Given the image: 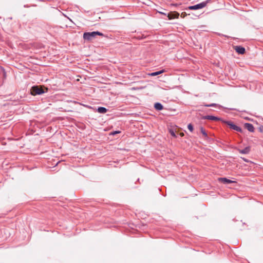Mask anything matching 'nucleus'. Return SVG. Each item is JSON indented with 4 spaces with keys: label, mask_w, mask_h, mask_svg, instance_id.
Instances as JSON below:
<instances>
[{
    "label": "nucleus",
    "mask_w": 263,
    "mask_h": 263,
    "mask_svg": "<svg viewBox=\"0 0 263 263\" xmlns=\"http://www.w3.org/2000/svg\"><path fill=\"white\" fill-rule=\"evenodd\" d=\"M108 109L104 107H99L97 111L100 114H105L107 111Z\"/></svg>",
    "instance_id": "13"
},
{
    "label": "nucleus",
    "mask_w": 263,
    "mask_h": 263,
    "mask_svg": "<svg viewBox=\"0 0 263 263\" xmlns=\"http://www.w3.org/2000/svg\"><path fill=\"white\" fill-rule=\"evenodd\" d=\"M223 122L228 125L229 126V127L232 129L235 130L237 132L240 133L242 132V130L241 127L234 124L231 121H223Z\"/></svg>",
    "instance_id": "3"
},
{
    "label": "nucleus",
    "mask_w": 263,
    "mask_h": 263,
    "mask_svg": "<svg viewBox=\"0 0 263 263\" xmlns=\"http://www.w3.org/2000/svg\"><path fill=\"white\" fill-rule=\"evenodd\" d=\"M259 129L260 132L263 133V126H260Z\"/></svg>",
    "instance_id": "18"
},
{
    "label": "nucleus",
    "mask_w": 263,
    "mask_h": 263,
    "mask_svg": "<svg viewBox=\"0 0 263 263\" xmlns=\"http://www.w3.org/2000/svg\"><path fill=\"white\" fill-rule=\"evenodd\" d=\"M179 14L178 12H173L171 14H168V17L169 20H172L175 18H178L179 17Z\"/></svg>",
    "instance_id": "10"
},
{
    "label": "nucleus",
    "mask_w": 263,
    "mask_h": 263,
    "mask_svg": "<svg viewBox=\"0 0 263 263\" xmlns=\"http://www.w3.org/2000/svg\"><path fill=\"white\" fill-rule=\"evenodd\" d=\"M97 35L104 36V34L99 31L87 32L83 34V39L85 40L90 41L94 39Z\"/></svg>",
    "instance_id": "1"
},
{
    "label": "nucleus",
    "mask_w": 263,
    "mask_h": 263,
    "mask_svg": "<svg viewBox=\"0 0 263 263\" xmlns=\"http://www.w3.org/2000/svg\"><path fill=\"white\" fill-rule=\"evenodd\" d=\"M181 136H183V135H184L183 133L181 134Z\"/></svg>",
    "instance_id": "22"
},
{
    "label": "nucleus",
    "mask_w": 263,
    "mask_h": 263,
    "mask_svg": "<svg viewBox=\"0 0 263 263\" xmlns=\"http://www.w3.org/2000/svg\"><path fill=\"white\" fill-rule=\"evenodd\" d=\"M45 91L43 89L39 86H33L31 89V94L33 96L40 95L44 93Z\"/></svg>",
    "instance_id": "4"
},
{
    "label": "nucleus",
    "mask_w": 263,
    "mask_h": 263,
    "mask_svg": "<svg viewBox=\"0 0 263 263\" xmlns=\"http://www.w3.org/2000/svg\"><path fill=\"white\" fill-rule=\"evenodd\" d=\"M211 0H206L204 2H202L200 3H199L198 4L193 5V6H190L188 7V9L190 10H197L200 9L204 8L206 6V5L210 3Z\"/></svg>",
    "instance_id": "2"
},
{
    "label": "nucleus",
    "mask_w": 263,
    "mask_h": 263,
    "mask_svg": "<svg viewBox=\"0 0 263 263\" xmlns=\"http://www.w3.org/2000/svg\"><path fill=\"white\" fill-rule=\"evenodd\" d=\"M154 107L156 110L159 111L162 110L163 108V105L160 103L159 102H157L155 104Z\"/></svg>",
    "instance_id": "11"
},
{
    "label": "nucleus",
    "mask_w": 263,
    "mask_h": 263,
    "mask_svg": "<svg viewBox=\"0 0 263 263\" xmlns=\"http://www.w3.org/2000/svg\"><path fill=\"white\" fill-rule=\"evenodd\" d=\"M200 129L201 133L204 136L205 139H208L209 138V137L208 136V134L205 131V130L202 127H201Z\"/></svg>",
    "instance_id": "14"
},
{
    "label": "nucleus",
    "mask_w": 263,
    "mask_h": 263,
    "mask_svg": "<svg viewBox=\"0 0 263 263\" xmlns=\"http://www.w3.org/2000/svg\"><path fill=\"white\" fill-rule=\"evenodd\" d=\"M230 110H234L233 108H230Z\"/></svg>",
    "instance_id": "23"
},
{
    "label": "nucleus",
    "mask_w": 263,
    "mask_h": 263,
    "mask_svg": "<svg viewBox=\"0 0 263 263\" xmlns=\"http://www.w3.org/2000/svg\"><path fill=\"white\" fill-rule=\"evenodd\" d=\"M164 72V70L162 69L161 70L158 71L156 72L149 73V76H153V77L156 76H158L161 73H163Z\"/></svg>",
    "instance_id": "12"
},
{
    "label": "nucleus",
    "mask_w": 263,
    "mask_h": 263,
    "mask_svg": "<svg viewBox=\"0 0 263 263\" xmlns=\"http://www.w3.org/2000/svg\"><path fill=\"white\" fill-rule=\"evenodd\" d=\"M243 160L245 161V162H248V160L246 159H245V158H243Z\"/></svg>",
    "instance_id": "21"
},
{
    "label": "nucleus",
    "mask_w": 263,
    "mask_h": 263,
    "mask_svg": "<svg viewBox=\"0 0 263 263\" xmlns=\"http://www.w3.org/2000/svg\"><path fill=\"white\" fill-rule=\"evenodd\" d=\"M203 106H206V107H217L218 106L219 108L221 107V106L217 104H216V103H212V104H203Z\"/></svg>",
    "instance_id": "15"
},
{
    "label": "nucleus",
    "mask_w": 263,
    "mask_h": 263,
    "mask_svg": "<svg viewBox=\"0 0 263 263\" xmlns=\"http://www.w3.org/2000/svg\"><path fill=\"white\" fill-rule=\"evenodd\" d=\"M170 133L171 135L172 136H173L174 138H176L177 136L175 134V133L172 129L170 130Z\"/></svg>",
    "instance_id": "17"
},
{
    "label": "nucleus",
    "mask_w": 263,
    "mask_h": 263,
    "mask_svg": "<svg viewBox=\"0 0 263 263\" xmlns=\"http://www.w3.org/2000/svg\"><path fill=\"white\" fill-rule=\"evenodd\" d=\"M246 128H247L250 132H254V127L253 125L249 123H246L244 125Z\"/></svg>",
    "instance_id": "9"
},
{
    "label": "nucleus",
    "mask_w": 263,
    "mask_h": 263,
    "mask_svg": "<svg viewBox=\"0 0 263 263\" xmlns=\"http://www.w3.org/2000/svg\"><path fill=\"white\" fill-rule=\"evenodd\" d=\"M234 49L236 51L241 54H243L245 52V48L241 46H236L234 47Z\"/></svg>",
    "instance_id": "6"
},
{
    "label": "nucleus",
    "mask_w": 263,
    "mask_h": 263,
    "mask_svg": "<svg viewBox=\"0 0 263 263\" xmlns=\"http://www.w3.org/2000/svg\"><path fill=\"white\" fill-rule=\"evenodd\" d=\"M218 181L219 182L223 183V184H230V183L236 182V181H232V180H230L227 178H224V177L223 178H219Z\"/></svg>",
    "instance_id": "5"
},
{
    "label": "nucleus",
    "mask_w": 263,
    "mask_h": 263,
    "mask_svg": "<svg viewBox=\"0 0 263 263\" xmlns=\"http://www.w3.org/2000/svg\"><path fill=\"white\" fill-rule=\"evenodd\" d=\"M120 132L119 131H115V132H114L112 133V135H114L116 134H118V133H119Z\"/></svg>",
    "instance_id": "19"
},
{
    "label": "nucleus",
    "mask_w": 263,
    "mask_h": 263,
    "mask_svg": "<svg viewBox=\"0 0 263 263\" xmlns=\"http://www.w3.org/2000/svg\"><path fill=\"white\" fill-rule=\"evenodd\" d=\"M218 35L219 36H224V35H223V34H221V33H218Z\"/></svg>",
    "instance_id": "20"
},
{
    "label": "nucleus",
    "mask_w": 263,
    "mask_h": 263,
    "mask_svg": "<svg viewBox=\"0 0 263 263\" xmlns=\"http://www.w3.org/2000/svg\"><path fill=\"white\" fill-rule=\"evenodd\" d=\"M187 128L190 132H192L193 131L194 128L192 124L190 123L189 124H188Z\"/></svg>",
    "instance_id": "16"
},
{
    "label": "nucleus",
    "mask_w": 263,
    "mask_h": 263,
    "mask_svg": "<svg viewBox=\"0 0 263 263\" xmlns=\"http://www.w3.org/2000/svg\"><path fill=\"white\" fill-rule=\"evenodd\" d=\"M202 118L203 119H207V120H215V121L221 120V119L218 117L213 116H210V115L204 116L202 117Z\"/></svg>",
    "instance_id": "7"
},
{
    "label": "nucleus",
    "mask_w": 263,
    "mask_h": 263,
    "mask_svg": "<svg viewBox=\"0 0 263 263\" xmlns=\"http://www.w3.org/2000/svg\"><path fill=\"white\" fill-rule=\"evenodd\" d=\"M237 151L239 152V153L241 154H248L250 152V147L247 146L242 149H238Z\"/></svg>",
    "instance_id": "8"
}]
</instances>
